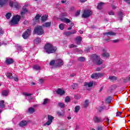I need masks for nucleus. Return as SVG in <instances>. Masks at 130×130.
Masks as SVG:
<instances>
[{
    "mask_svg": "<svg viewBox=\"0 0 130 130\" xmlns=\"http://www.w3.org/2000/svg\"><path fill=\"white\" fill-rule=\"evenodd\" d=\"M23 95L24 96H31V95H32V94H31V93H27L26 92H24L23 93Z\"/></svg>",
    "mask_w": 130,
    "mask_h": 130,
    "instance_id": "4d7b16f0",
    "label": "nucleus"
},
{
    "mask_svg": "<svg viewBox=\"0 0 130 130\" xmlns=\"http://www.w3.org/2000/svg\"><path fill=\"white\" fill-rule=\"evenodd\" d=\"M75 76H76V74L73 73L72 74H71L70 75V77H71V78H73V77H75Z\"/></svg>",
    "mask_w": 130,
    "mask_h": 130,
    "instance_id": "69168bd1",
    "label": "nucleus"
},
{
    "mask_svg": "<svg viewBox=\"0 0 130 130\" xmlns=\"http://www.w3.org/2000/svg\"><path fill=\"white\" fill-rule=\"evenodd\" d=\"M50 26H51V22H47L43 24V27H46V28H48Z\"/></svg>",
    "mask_w": 130,
    "mask_h": 130,
    "instance_id": "a211bd4d",
    "label": "nucleus"
},
{
    "mask_svg": "<svg viewBox=\"0 0 130 130\" xmlns=\"http://www.w3.org/2000/svg\"><path fill=\"white\" fill-rule=\"evenodd\" d=\"M61 21H62V22H64L65 23H71V20L66 18L61 19Z\"/></svg>",
    "mask_w": 130,
    "mask_h": 130,
    "instance_id": "a878e982",
    "label": "nucleus"
},
{
    "mask_svg": "<svg viewBox=\"0 0 130 130\" xmlns=\"http://www.w3.org/2000/svg\"><path fill=\"white\" fill-rule=\"evenodd\" d=\"M63 65V61L61 59H57L56 60L55 63V68H59Z\"/></svg>",
    "mask_w": 130,
    "mask_h": 130,
    "instance_id": "6e6552de",
    "label": "nucleus"
},
{
    "mask_svg": "<svg viewBox=\"0 0 130 130\" xmlns=\"http://www.w3.org/2000/svg\"><path fill=\"white\" fill-rule=\"evenodd\" d=\"M121 114H122V112H117L116 116H119L120 115H121Z\"/></svg>",
    "mask_w": 130,
    "mask_h": 130,
    "instance_id": "13d9d810",
    "label": "nucleus"
},
{
    "mask_svg": "<svg viewBox=\"0 0 130 130\" xmlns=\"http://www.w3.org/2000/svg\"><path fill=\"white\" fill-rule=\"evenodd\" d=\"M106 102H107V103H110V102H111V98L110 96H109L106 99Z\"/></svg>",
    "mask_w": 130,
    "mask_h": 130,
    "instance_id": "8fccbe9b",
    "label": "nucleus"
},
{
    "mask_svg": "<svg viewBox=\"0 0 130 130\" xmlns=\"http://www.w3.org/2000/svg\"><path fill=\"white\" fill-rule=\"evenodd\" d=\"M9 0H0V7H4L7 5Z\"/></svg>",
    "mask_w": 130,
    "mask_h": 130,
    "instance_id": "4468645a",
    "label": "nucleus"
},
{
    "mask_svg": "<svg viewBox=\"0 0 130 130\" xmlns=\"http://www.w3.org/2000/svg\"><path fill=\"white\" fill-rule=\"evenodd\" d=\"M76 32L77 31L75 30H73L72 32H65V35H66V36H70V35H72L73 34H75Z\"/></svg>",
    "mask_w": 130,
    "mask_h": 130,
    "instance_id": "412c9836",
    "label": "nucleus"
},
{
    "mask_svg": "<svg viewBox=\"0 0 130 130\" xmlns=\"http://www.w3.org/2000/svg\"><path fill=\"white\" fill-rule=\"evenodd\" d=\"M9 92H8V91L7 90H4L2 91V95L3 96H7L8 95Z\"/></svg>",
    "mask_w": 130,
    "mask_h": 130,
    "instance_id": "a18cd8bd",
    "label": "nucleus"
},
{
    "mask_svg": "<svg viewBox=\"0 0 130 130\" xmlns=\"http://www.w3.org/2000/svg\"><path fill=\"white\" fill-rule=\"evenodd\" d=\"M6 76L9 78V79H11V80H13L14 79V76H13V74L11 73H7L6 74Z\"/></svg>",
    "mask_w": 130,
    "mask_h": 130,
    "instance_id": "aec40b11",
    "label": "nucleus"
},
{
    "mask_svg": "<svg viewBox=\"0 0 130 130\" xmlns=\"http://www.w3.org/2000/svg\"><path fill=\"white\" fill-rule=\"evenodd\" d=\"M89 106V100H86L84 103V104L83 105V107L86 108L88 107Z\"/></svg>",
    "mask_w": 130,
    "mask_h": 130,
    "instance_id": "c756f323",
    "label": "nucleus"
},
{
    "mask_svg": "<svg viewBox=\"0 0 130 130\" xmlns=\"http://www.w3.org/2000/svg\"><path fill=\"white\" fill-rule=\"evenodd\" d=\"M104 76V73H95L93 74H92L91 76V79H99L101 77Z\"/></svg>",
    "mask_w": 130,
    "mask_h": 130,
    "instance_id": "0eeeda50",
    "label": "nucleus"
},
{
    "mask_svg": "<svg viewBox=\"0 0 130 130\" xmlns=\"http://www.w3.org/2000/svg\"><path fill=\"white\" fill-rule=\"evenodd\" d=\"M56 49H57L56 47L53 46L51 44L48 43L45 45V50L46 53H48V54L55 52Z\"/></svg>",
    "mask_w": 130,
    "mask_h": 130,
    "instance_id": "f257e3e1",
    "label": "nucleus"
},
{
    "mask_svg": "<svg viewBox=\"0 0 130 130\" xmlns=\"http://www.w3.org/2000/svg\"><path fill=\"white\" fill-rule=\"evenodd\" d=\"M103 35H104V36H107L108 37H109V36H115V35H116V33L112 31H110L103 33Z\"/></svg>",
    "mask_w": 130,
    "mask_h": 130,
    "instance_id": "1a4fd4ad",
    "label": "nucleus"
},
{
    "mask_svg": "<svg viewBox=\"0 0 130 130\" xmlns=\"http://www.w3.org/2000/svg\"><path fill=\"white\" fill-rule=\"evenodd\" d=\"M16 47H17V50H19V51H22L23 50V48L21 45L17 44Z\"/></svg>",
    "mask_w": 130,
    "mask_h": 130,
    "instance_id": "72a5a7b5",
    "label": "nucleus"
},
{
    "mask_svg": "<svg viewBox=\"0 0 130 130\" xmlns=\"http://www.w3.org/2000/svg\"><path fill=\"white\" fill-rule=\"evenodd\" d=\"M91 57L93 62L96 63L98 66L103 63V60L100 58V56L97 55L96 54L91 55Z\"/></svg>",
    "mask_w": 130,
    "mask_h": 130,
    "instance_id": "f03ea898",
    "label": "nucleus"
},
{
    "mask_svg": "<svg viewBox=\"0 0 130 130\" xmlns=\"http://www.w3.org/2000/svg\"><path fill=\"white\" fill-rule=\"evenodd\" d=\"M47 19H48V16L46 15H45L42 16L41 17L42 23H43V22H45V21H47Z\"/></svg>",
    "mask_w": 130,
    "mask_h": 130,
    "instance_id": "dca6fc26",
    "label": "nucleus"
},
{
    "mask_svg": "<svg viewBox=\"0 0 130 130\" xmlns=\"http://www.w3.org/2000/svg\"><path fill=\"white\" fill-rule=\"evenodd\" d=\"M71 100V98H70V96H67L65 99V102H67V103L68 102H70Z\"/></svg>",
    "mask_w": 130,
    "mask_h": 130,
    "instance_id": "09e8293b",
    "label": "nucleus"
},
{
    "mask_svg": "<svg viewBox=\"0 0 130 130\" xmlns=\"http://www.w3.org/2000/svg\"><path fill=\"white\" fill-rule=\"evenodd\" d=\"M14 81H15V82H18V81H19V79L18 78H14Z\"/></svg>",
    "mask_w": 130,
    "mask_h": 130,
    "instance_id": "774afa93",
    "label": "nucleus"
},
{
    "mask_svg": "<svg viewBox=\"0 0 130 130\" xmlns=\"http://www.w3.org/2000/svg\"><path fill=\"white\" fill-rule=\"evenodd\" d=\"M11 17H12L11 13L9 12L6 15V17L8 19H10V18H11Z\"/></svg>",
    "mask_w": 130,
    "mask_h": 130,
    "instance_id": "c9c22d12",
    "label": "nucleus"
},
{
    "mask_svg": "<svg viewBox=\"0 0 130 130\" xmlns=\"http://www.w3.org/2000/svg\"><path fill=\"white\" fill-rule=\"evenodd\" d=\"M27 125V122L26 121H22L19 123L20 126H25V125Z\"/></svg>",
    "mask_w": 130,
    "mask_h": 130,
    "instance_id": "393cba45",
    "label": "nucleus"
},
{
    "mask_svg": "<svg viewBox=\"0 0 130 130\" xmlns=\"http://www.w3.org/2000/svg\"><path fill=\"white\" fill-rule=\"evenodd\" d=\"M130 79V75H128L127 77H126L124 79V83H127V82H128Z\"/></svg>",
    "mask_w": 130,
    "mask_h": 130,
    "instance_id": "ea45409f",
    "label": "nucleus"
},
{
    "mask_svg": "<svg viewBox=\"0 0 130 130\" xmlns=\"http://www.w3.org/2000/svg\"><path fill=\"white\" fill-rule=\"evenodd\" d=\"M41 17V16L40 15L37 14L35 17V20L38 21V20H39V19H40Z\"/></svg>",
    "mask_w": 130,
    "mask_h": 130,
    "instance_id": "de8ad7c7",
    "label": "nucleus"
},
{
    "mask_svg": "<svg viewBox=\"0 0 130 130\" xmlns=\"http://www.w3.org/2000/svg\"><path fill=\"white\" fill-rule=\"evenodd\" d=\"M72 88L73 89H77V88H78V84L74 83L73 85H72Z\"/></svg>",
    "mask_w": 130,
    "mask_h": 130,
    "instance_id": "49530a36",
    "label": "nucleus"
},
{
    "mask_svg": "<svg viewBox=\"0 0 130 130\" xmlns=\"http://www.w3.org/2000/svg\"><path fill=\"white\" fill-rule=\"evenodd\" d=\"M9 6H10V7H11V8H13V7H14V2L11 1V2L9 3Z\"/></svg>",
    "mask_w": 130,
    "mask_h": 130,
    "instance_id": "6e6d98bb",
    "label": "nucleus"
},
{
    "mask_svg": "<svg viewBox=\"0 0 130 130\" xmlns=\"http://www.w3.org/2000/svg\"><path fill=\"white\" fill-rule=\"evenodd\" d=\"M98 130H103V126H99L97 128Z\"/></svg>",
    "mask_w": 130,
    "mask_h": 130,
    "instance_id": "052dcab7",
    "label": "nucleus"
},
{
    "mask_svg": "<svg viewBox=\"0 0 130 130\" xmlns=\"http://www.w3.org/2000/svg\"><path fill=\"white\" fill-rule=\"evenodd\" d=\"M56 93L58 95H60L61 96L64 94L65 92L64 90H62V89L59 88L56 90Z\"/></svg>",
    "mask_w": 130,
    "mask_h": 130,
    "instance_id": "ddd939ff",
    "label": "nucleus"
},
{
    "mask_svg": "<svg viewBox=\"0 0 130 130\" xmlns=\"http://www.w3.org/2000/svg\"><path fill=\"white\" fill-rule=\"evenodd\" d=\"M103 53L102 54V56L104 57H109L110 56V55L109 53L106 52L107 50L105 49H103Z\"/></svg>",
    "mask_w": 130,
    "mask_h": 130,
    "instance_id": "f8f14e48",
    "label": "nucleus"
},
{
    "mask_svg": "<svg viewBox=\"0 0 130 130\" xmlns=\"http://www.w3.org/2000/svg\"><path fill=\"white\" fill-rule=\"evenodd\" d=\"M20 19H21V16L19 15H16L13 16L11 21V25H17L20 22Z\"/></svg>",
    "mask_w": 130,
    "mask_h": 130,
    "instance_id": "20e7f679",
    "label": "nucleus"
},
{
    "mask_svg": "<svg viewBox=\"0 0 130 130\" xmlns=\"http://www.w3.org/2000/svg\"><path fill=\"white\" fill-rule=\"evenodd\" d=\"M113 43H117L119 42V40H113Z\"/></svg>",
    "mask_w": 130,
    "mask_h": 130,
    "instance_id": "e2e57ef3",
    "label": "nucleus"
},
{
    "mask_svg": "<svg viewBox=\"0 0 130 130\" xmlns=\"http://www.w3.org/2000/svg\"><path fill=\"white\" fill-rule=\"evenodd\" d=\"M4 31L3 30V28L1 27H0V36H1V35H3V34H4Z\"/></svg>",
    "mask_w": 130,
    "mask_h": 130,
    "instance_id": "864d4df0",
    "label": "nucleus"
},
{
    "mask_svg": "<svg viewBox=\"0 0 130 130\" xmlns=\"http://www.w3.org/2000/svg\"><path fill=\"white\" fill-rule=\"evenodd\" d=\"M109 80H110V81H112V82L114 81H116L117 78L115 76H109Z\"/></svg>",
    "mask_w": 130,
    "mask_h": 130,
    "instance_id": "cd10ccee",
    "label": "nucleus"
},
{
    "mask_svg": "<svg viewBox=\"0 0 130 130\" xmlns=\"http://www.w3.org/2000/svg\"><path fill=\"white\" fill-rule=\"evenodd\" d=\"M48 102H49V99H45L43 104V105H46V104H47V103H48Z\"/></svg>",
    "mask_w": 130,
    "mask_h": 130,
    "instance_id": "a19ab883",
    "label": "nucleus"
},
{
    "mask_svg": "<svg viewBox=\"0 0 130 130\" xmlns=\"http://www.w3.org/2000/svg\"><path fill=\"white\" fill-rule=\"evenodd\" d=\"M22 10H23V11L21 12V15H22V16H23V15H24L25 14V13H26V12H28L27 8H25V7H23L22 8Z\"/></svg>",
    "mask_w": 130,
    "mask_h": 130,
    "instance_id": "c85d7f7f",
    "label": "nucleus"
},
{
    "mask_svg": "<svg viewBox=\"0 0 130 130\" xmlns=\"http://www.w3.org/2000/svg\"><path fill=\"white\" fill-rule=\"evenodd\" d=\"M28 113L30 114H32V113H34L35 112V109L34 108L30 107L28 109Z\"/></svg>",
    "mask_w": 130,
    "mask_h": 130,
    "instance_id": "6ab92c4d",
    "label": "nucleus"
},
{
    "mask_svg": "<svg viewBox=\"0 0 130 130\" xmlns=\"http://www.w3.org/2000/svg\"><path fill=\"white\" fill-rule=\"evenodd\" d=\"M80 107L79 106H76L75 108L74 112H75V113H78V112H79V111H80Z\"/></svg>",
    "mask_w": 130,
    "mask_h": 130,
    "instance_id": "7c9ffc66",
    "label": "nucleus"
},
{
    "mask_svg": "<svg viewBox=\"0 0 130 130\" xmlns=\"http://www.w3.org/2000/svg\"><path fill=\"white\" fill-rule=\"evenodd\" d=\"M81 41H82V37H77L76 38V43L78 45L81 44Z\"/></svg>",
    "mask_w": 130,
    "mask_h": 130,
    "instance_id": "2eb2a0df",
    "label": "nucleus"
},
{
    "mask_svg": "<svg viewBox=\"0 0 130 130\" xmlns=\"http://www.w3.org/2000/svg\"><path fill=\"white\" fill-rule=\"evenodd\" d=\"M58 106L60 107V108H64V104L62 103H58Z\"/></svg>",
    "mask_w": 130,
    "mask_h": 130,
    "instance_id": "c03bdc74",
    "label": "nucleus"
},
{
    "mask_svg": "<svg viewBox=\"0 0 130 130\" xmlns=\"http://www.w3.org/2000/svg\"><path fill=\"white\" fill-rule=\"evenodd\" d=\"M56 113H57L58 116H60L61 117L64 116V112H61L60 111H58L56 112Z\"/></svg>",
    "mask_w": 130,
    "mask_h": 130,
    "instance_id": "5701e85b",
    "label": "nucleus"
},
{
    "mask_svg": "<svg viewBox=\"0 0 130 130\" xmlns=\"http://www.w3.org/2000/svg\"><path fill=\"white\" fill-rule=\"evenodd\" d=\"M31 30H32V28H29L23 32L22 37L24 38V39H27L28 37L31 35Z\"/></svg>",
    "mask_w": 130,
    "mask_h": 130,
    "instance_id": "423d86ee",
    "label": "nucleus"
},
{
    "mask_svg": "<svg viewBox=\"0 0 130 130\" xmlns=\"http://www.w3.org/2000/svg\"><path fill=\"white\" fill-rule=\"evenodd\" d=\"M55 63H56V60H52L50 62L49 65L50 66H55Z\"/></svg>",
    "mask_w": 130,
    "mask_h": 130,
    "instance_id": "58836bf2",
    "label": "nucleus"
},
{
    "mask_svg": "<svg viewBox=\"0 0 130 130\" xmlns=\"http://www.w3.org/2000/svg\"><path fill=\"white\" fill-rule=\"evenodd\" d=\"M118 16H119V18L121 19V20L122 19V17H123V13H122V12L121 11L119 12Z\"/></svg>",
    "mask_w": 130,
    "mask_h": 130,
    "instance_id": "e433bc0d",
    "label": "nucleus"
},
{
    "mask_svg": "<svg viewBox=\"0 0 130 130\" xmlns=\"http://www.w3.org/2000/svg\"><path fill=\"white\" fill-rule=\"evenodd\" d=\"M93 121L95 123H99V122H103L104 121V120L101 119V117H98L97 116H94L93 117Z\"/></svg>",
    "mask_w": 130,
    "mask_h": 130,
    "instance_id": "9d476101",
    "label": "nucleus"
},
{
    "mask_svg": "<svg viewBox=\"0 0 130 130\" xmlns=\"http://www.w3.org/2000/svg\"><path fill=\"white\" fill-rule=\"evenodd\" d=\"M33 33L34 34L39 35L40 36L43 35V34H44V29H43V26L40 25L36 26L34 30Z\"/></svg>",
    "mask_w": 130,
    "mask_h": 130,
    "instance_id": "7ed1b4c3",
    "label": "nucleus"
},
{
    "mask_svg": "<svg viewBox=\"0 0 130 130\" xmlns=\"http://www.w3.org/2000/svg\"><path fill=\"white\" fill-rule=\"evenodd\" d=\"M78 60L79 61L84 62L85 61V57H80L78 58Z\"/></svg>",
    "mask_w": 130,
    "mask_h": 130,
    "instance_id": "79ce46f5",
    "label": "nucleus"
},
{
    "mask_svg": "<svg viewBox=\"0 0 130 130\" xmlns=\"http://www.w3.org/2000/svg\"><path fill=\"white\" fill-rule=\"evenodd\" d=\"M84 86H87L88 88H90V87L93 86V81H90L89 83L88 82H85Z\"/></svg>",
    "mask_w": 130,
    "mask_h": 130,
    "instance_id": "f3484780",
    "label": "nucleus"
},
{
    "mask_svg": "<svg viewBox=\"0 0 130 130\" xmlns=\"http://www.w3.org/2000/svg\"><path fill=\"white\" fill-rule=\"evenodd\" d=\"M104 5V3H102V2L100 3V4H99L98 6L96 7L97 9H98L99 10H101Z\"/></svg>",
    "mask_w": 130,
    "mask_h": 130,
    "instance_id": "bb28decb",
    "label": "nucleus"
},
{
    "mask_svg": "<svg viewBox=\"0 0 130 130\" xmlns=\"http://www.w3.org/2000/svg\"><path fill=\"white\" fill-rule=\"evenodd\" d=\"M34 70H36V71H39V70H40L41 68L39 65H35L34 66Z\"/></svg>",
    "mask_w": 130,
    "mask_h": 130,
    "instance_id": "37998d69",
    "label": "nucleus"
},
{
    "mask_svg": "<svg viewBox=\"0 0 130 130\" xmlns=\"http://www.w3.org/2000/svg\"><path fill=\"white\" fill-rule=\"evenodd\" d=\"M108 13L110 16H114V12L112 11H110Z\"/></svg>",
    "mask_w": 130,
    "mask_h": 130,
    "instance_id": "3c124183",
    "label": "nucleus"
},
{
    "mask_svg": "<svg viewBox=\"0 0 130 130\" xmlns=\"http://www.w3.org/2000/svg\"><path fill=\"white\" fill-rule=\"evenodd\" d=\"M92 15V11L88 9H85L82 14V18H89Z\"/></svg>",
    "mask_w": 130,
    "mask_h": 130,
    "instance_id": "39448f33",
    "label": "nucleus"
},
{
    "mask_svg": "<svg viewBox=\"0 0 130 130\" xmlns=\"http://www.w3.org/2000/svg\"><path fill=\"white\" fill-rule=\"evenodd\" d=\"M6 107V105H5V101H0V108H5Z\"/></svg>",
    "mask_w": 130,
    "mask_h": 130,
    "instance_id": "4be33fe9",
    "label": "nucleus"
},
{
    "mask_svg": "<svg viewBox=\"0 0 130 130\" xmlns=\"http://www.w3.org/2000/svg\"><path fill=\"white\" fill-rule=\"evenodd\" d=\"M64 26H66V24L64 23L60 24L59 25V29H60V30H63Z\"/></svg>",
    "mask_w": 130,
    "mask_h": 130,
    "instance_id": "473e14b6",
    "label": "nucleus"
},
{
    "mask_svg": "<svg viewBox=\"0 0 130 130\" xmlns=\"http://www.w3.org/2000/svg\"><path fill=\"white\" fill-rule=\"evenodd\" d=\"M13 7L16 8V9H19L20 8V6H19V4L17 2H14Z\"/></svg>",
    "mask_w": 130,
    "mask_h": 130,
    "instance_id": "4c0bfd02",
    "label": "nucleus"
},
{
    "mask_svg": "<svg viewBox=\"0 0 130 130\" xmlns=\"http://www.w3.org/2000/svg\"><path fill=\"white\" fill-rule=\"evenodd\" d=\"M54 118V117H53L52 116L49 115L48 116V120H49V121H50L51 122H52V120H53V119Z\"/></svg>",
    "mask_w": 130,
    "mask_h": 130,
    "instance_id": "2f4dec72",
    "label": "nucleus"
},
{
    "mask_svg": "<svg viewBox=\"0 0 130 130\" xmlns=\"http://www.w3.org/2000/svg\"><path fill=\"white\" fill-rule=\"evenodd\" d=\"M124 2H126L128 5H130L129 0H124Z\"/></svg>",
    "mask_w": 130,
    "mask_h": 130,
    "instance_id": "338daca9",
    "label": "nucleus"
},
{
    "mask_svg": "<svg viewBox=\"0 0 130 130\" xmlns=\"http://www.w3.org/2000/svg\"><path fill=\"white\" fill-rule=\"evenodd\" d=\"M5 62L6 64H12V63H14V59L13 58H6Z\"/></svg>",
    "mask_w": 130,
    "mask_h": 130,
    "instance_id": "9b49d317",
    "label": "nucleus"
},
{
    "mask_svg": "<svg viewBox=\"0 0 130 130\" xmlns=\"http://www.w3.org/2000/svg\"><path fill=\"white\" fill-rule=\"evenodd\" d=\"M104 68H105V66H103L101 67L97 68L96 71V72H100V71H102V70H103Z\"/></svg>",
    "mask_w": 130,
    "mask_h": 130,
    "instance_id": "f704fd0d",
    "label": "nucleus"
},
{
    "mask_svg": "<svg viewBox=\"0 0 130 130\" xmlns=\"http://www.w3.org/2000/svg\"><path fill=\"white\" fill-rule=\"evenodd\" d=\"M76 47H77V46L76 45H74V44L70 45V48H75Z\"/></svg>",
    "mask_w": 130,
    "mask_h": 130,
    "instance_id": "5fc2aeb1",
    "label": "nucleus"
},
{
    "mask_svg": "<svg viewBox=\"0 0 130 130\" xmlns=\"http://www.w3.org/2000/svg\"><path fill=\"white\" fill-rule=\"evenodd\" d=\"M81 12V10H78L77 11V12L75 13V16H79L80 15V13Z\"/></svg>",
    "mask_w": 130,
    "mask_h": 130,
    "instance_id": "bf43d9fd",
    "label": "nucleus"
},
{
    "mask_svg": "<svg viewBox=\"0 0 130 130\" xmlns=\"http://www.w3.org/2000/svg\"><path fill=\"white\" fill-rule=\"evenodd\" d=\"M103 120H105L106 122H108V123H109V119L108 117H105V119Z\"/></svg>",
    "mask_w": 130,
    "mask_h": 130,
    "instance_id": "680f3d73",
    "label": "nucleus"
},
{
    "mask_svg": "<svg viewBox=\"0 0 130 130\" xmlns=\"http://www.w3.org/2000/svg\"><path fill=\"white\" fill-rule=\"evenodd\" d=\"M98 110H99V111H100V112H101V111H102V110H103V108L100 107V108H99Z\"/></svg>",
    "mask_w": 130,
    "mask_h": 130,
    "instance_id": "0e129e2a",
    "label": "nucleus"
},
{
    "mask_svg": "<svg viewBox=\"0 0 130 130\" xmlns=\"http://www.w3.org/2000/svg\"><path fill=\"white\" fill-rule=\"evenodd\" d=\"M40 42H41V39L40 38H37L35 40V43L36 44H39Z\"/></svg>",
    "mask_w": 130,
    "mask_h": 130,
    "instance_id": "b1692460",
    "label": "nucleus"
},
{
    "mask_svg": "<svg viewBox=\"0 0 130 130\" xmlns=\"http://www.w3.org/2000/svg\"><path fill=\"white\" fill-rule=\"evenodd\" d=\"M52 122H50V121L48 120L44 124V125H50L51 124Z\"/></svg>",
    "mask_w": 130,
    "mask_h": 130,
    "instance_id": "603ef678",
    "label": "nucleus"
}]
</instances>
